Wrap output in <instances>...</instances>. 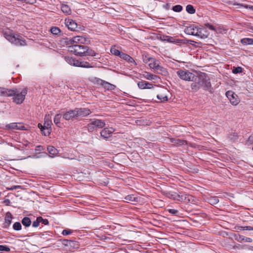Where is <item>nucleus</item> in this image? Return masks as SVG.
Masks as SVG:
<instances>
[{
	"mask_svg": "<svg viewBox=\"0 0 253 253\" xmlns=\"http://www.w3.org/2000/svg\"><path fill=\"white\" fill-rule=\"evenodd\" d=\"M176 141H177L176 144H177L179 145H184L185 143V141L184 140L178 139Z\"/></svg>",
	"mask_w": 253,
	"mask_h": 253,
	"instance_id": "obj_56",
	"label": "nucleus"
},
{
	"mask_svg": "<svg viewBox=\"0 0 253 253\" xmlns=\"http://www.w3.org/2000/svg\"><path fill=\"white\" fill-rule=\"evenodd\" d=\"M52 124V121L51 117L49 114L46 115L44 117V125L45 127L51 128V125Z\"/></svg>",
	"mask_w": 253,
	"mask_h": 253,
	"instance_id": "obj_22",
	"label": "nucleus"
},
{
	"mask_svg": "<svg viewBox=\"0 0 253 253\" xmlns=\"http://www.w3.org/2000/svg\"><path fill=\"white\" fill-rule=\"evenodd\" d=\"M151 61L149 63V66L151 69H155L157 70L162 71L164 68L159 65V61L155 58L151 59Z\"/></svg>",
	"mask_w": 253,
	"mask_h": 253,
	"instance_id": "obj_15",
	"label": "nucleus"
},
{
	"mask_svg": "<svg viewBox=\"0 0 253 253\" xmlns=\"http://www.w3.org/2000/svg\"><path fill=\"white\" fill-rule=\"evenodd\" d=\"M14 94V92L11 89L0 87V96H12Z\"/></svg>",
	"mask_w": 253,
	"mask_h": 253,
	"instance_id": "obj_17",
	"label": "nucleus"
},
{
	"mask_svg": "<svg viewBox=\"0 0 253 253\" xmlns=\"http://www.w3.org/2000/svg\"><path fill=\"white\" fill-rule=\"evenodd\" d=\"M78 64H79V65H78V67H81L86 68H92L93 67L90 65V64L89 62H86V61L79 60Z\"/></svg>",
	"mask_w": 253,
	"mask_h": 253,
	"instance_id": "obj_26",
	"label": "nucleus"
},
{
	"mask_svg": "<svg viewBox=\"0 0 253 253\" xmlns=\"http://www.w3.org/2000/svg\"><path fill=\"white\" fill-rule=\"evenodd\" d=\"M154 85L146 82L145 89H150L153 88Z\"/></svg>",
	"mask_w": 253,
	"mask_h": 253,
	"instance_id": "obj_54",
	"label": "nucleus"
},
{
	"mask_svg": "<svg viewBox=\"0 0 253 253\" xmlns=\"http://www.w3.org/2000/svg\"><path fill=\"white\" fill-rule=\"evenodd\" d=\"M244 227H245V226H238L237 227V229L241 230H245Z\"/></svg>",
	"mask_w": 253,
	"mask_h": 253,
	"instance_id": "obj_61",
	"label": "nucleus"
},
{
	"mask_svg": "<svg viewBox=\"0 0 253 253\" xmlns=\"http://www.w3.org/2000/svg\"><path fill=\"white\" fill-rule=\"evenodd\" d=\"M184 32L187 35L202 37L201 31L193 24L187 27L184 30Z\"/></svg>",
	"mask_w": 253,
	"mask_h": 253,
	"instance_id": "obj_7",
	"label": "nucleus"
},
{
	"mask_svg": "<svg viewBox=\"0 0 253 253\" xmlns=\"http://www.w3.org/2000/svg\"><path fill=\"white\" fill-rule=\"evenodd\" d=\"M87 46L82 44H75L69 46V50L79 56H85V52Z\"/></svg>",
	"mask_w": 253,
	"mask_h": 253,
	"instance_id": "obj_6",
	"label": "nucleus"
},
{
	"mask_svg": "<svg viewBox=\"0 0 253 253\" xmlns=\"http://www.w3.org/2000/svg\"><path fill=\"white\" fill-rule=\"evenodd\" d=\"M172 10L175 12H180L182 10V6L180 5H176L172 7Z\"/></svg>",
	"mask_w": 253,
	"mask_h": 253,
	"instance_id": "obj_43",
	"label": "nucleus"
},
{
	"mask_svg": "<svg viewBox=\"0 0 253 253\" xmlns=\"http://www.w3.org/2000/svg\"><path fill=\"white\" fill-rule=\"evenodd\" d=\"M176 73L181 79L186 81H197L196 79H198V76L188 71L179 70Z\"/></svg>",
	"mask_w": 253,
	"mask_h": 253,
	"instance_id": "obj_4",
	"label": "nucleus"
},
{
	"mask_svg": "<svg viewBox=\"0 0 253 253\" xmlns=\"http://www.w3.org/2000/svg\"><path fill=\"white\" fill-rule=\"evenodd\" d=\"M21 223L25 227H28L31 225L32 221L29 217H25L22 219Z\"/></svg>",
	"mask_w": 253,
	"mask_h": 253,
	"instance_id": "obj_24",
	"label": "nucleus"
},
{
	"mask_svg": "<svg viewBox=\"0 0 253 253\" xmlns=\"http://www.w3.org/2000/svg\"><path fill=\"white\" fill-rule=\"evenodd\" d=\"M77 117H85L89 115L91 112L88 109L83 108H75Z\"/></svg>",
	"mask_w": 253,
	"mask_h": 253,
	"instance_id": "obj_12",
	"label": "nucleus"
},
{
	"mask_svg": "<svg viewBox=\"0 0 253 253\" xmlns=\"http://www.w3.org/2000/svg\"><path fill=\"white\" fill-rule=\"evenodd\" d=\"M203 85L204 87V89L205 90H209L211 86V84L210 82L209 81V79H206L204 78V83H203Z\"/></svg>",
	"mask_w": 253,
	"mask_h": 253,
	"instance_id": "obj_31",
	"label": "nucleus"
},
{
	"mask_svg": "<svg viewBox=\"0 0 253 253\" xmlns=\"http://www.w3.org/2000/svg\"><path fill=\"white\" fill-rule=\"evenodd\" d=\"M157 98L161 100V102H164L168 100V97L167 96H162L160 95H157Z\"/></svg>",
	"mask_w": 253,
	"mask_h": 253,
	"instance_id": "obj_44",
	"label": "nucleus"
},
{
	"mask_svg": "<svg viewBox=\"0 0 253 253\" xmlns=\"http://www.w3.org/2000/svg\"><path fill=\"white\" fill-rule=\"evenodd\" d=\"M248 141L250 143H253V134L249 137Z\"/></svg>",
	"mask_w": 253,
	"mask_h": 253,
	"instance_id": "obj_59",
	"label": "nucleus"
},
{
	"mask_svg": "<svg viewBox=\"0 0 253 253\" xmlns=\"http://www.w3.org/2000/svg\"><path fill=\"white\" fill-rule=\"evenodd\" d=\"M218 202H219V200H218V198L216 197H211L209 199V203L211 205H215V204H217Z\"/></svg>",
	"mask_w": 253,
	"mask_h": 253,
	"instance_id": "obj_39",
	"label": "nucleus"
},
{
	"mask_svg": "<svg viewBox=\"0 0 253 253\" xmlns=\"http://www.w3.org/2000/svg\"><path fill=\"white\" fill-rule=\"evenodd\" d=\"M186 11L190 14H194L195 12V9L194 7L190 4L187 5L186 7Z\"/></svg>",
	"mask_w": 253,
	"mask_h": 253,
	"instance_id": "obj_37",
	"label": "nucleus"
},
{
	"mask_svg": "<svg viewBox=\"0 0 253 253\" xmlns=\"http://www.w3.org/2000/svg\"><path fill=\"white\" fill-rule=\"evenodd\" d=\"M51 129L49 127H45V129L43 131H41L42 133L45 135L47 136L50 133Z\"/></svg>",
	"mask_w": 253,
	"mask_h": 253,
	"instance_id": "obj_46",
	"label": "nucleus"
},
{
	"mask_svg": "<svg viewBox=\"0 0 253 253\" xmlns=\"http://www.w3.org/2000/svg\"><path fill=\"white\" fill-rule=\"evenodd\" d=\"M110 51L111 53L116 56H121V55L122 52H121L119 50L117 49L115 47H112L111 48Z\"/></svg>",
	"mask_w": 253,
	"mask_h": 253,
	"instance_id": "obj_35",
	"label": "nucleus"
},
{
	"mask_svg": "<svg viewBox=\"0 0 253 253\" xmlns=\"http://www.w3.org/2000/svg\"><path fill=\"white\" fill-rule=\"evenodd\" d=\"M102 83L101 84L104 88L110 90H113L116 88V86L114 84H110L107 82L103 81L101 80Z\"/></svg>",
	"mask_w": 253,
	"mask_h": 253,
	"instance_id": "obj_21",
	"label": "nucleus"
},
{
	"mask_svg": "<svg viewBox=\"0 0 253 253\" xmlns=\"http://www.w3.org/2000/svg\"><path fill=\"white\" fill-rule=\"evenodd\" d=\"M71 233H72V231L70 230L65 229V230H63L62 234L63 235L66 236V235L70 234Z\"/></svg>",
	"mask_w": 253,
	"mask_h": 253,
	"instance_id": "obj_52",
	"label": "nucleus"
},
{
	"mask_svg": "<svg viewBox=\"0 0 253 253\" xmlns=\"http://www.w3.org/2000/svg\"><path fill=\"white\" fill-rule=\"evenodd\" d=\"M6 127L8 129L16 130H25V126L22 123H12L7 125Z\"/></svg>",
	"mask_w": 253,
	"mask_h": 253,
	"instance_id": "obj_14",
	"label": "nucleus"
},
{
	"mask_svg": "<svg viewBox=\"0 0 253 253\" xmlns=\"http://www.w3.org/2000/svg\"><path fill=\"white\" fill-rule=\"evenodd\" d=\"M3 35L6 39L16 45L24 46L26 44L25 41L22 40L20 35H15L10 31H5Z\"/></svg>",
	"mask_w": 253,
	"mask_h": 253,
	"instance_id": "obj_1",
	"label": "nucleus"
},
{
	"mask_svg": "<svg viewBox=\"0 0 253 253\" xmlns=\"http://www.w3.org/2000/svg\"><path fill=\"white\" fill-rule=\"evenodd\" d=\"M146 82L144 81H141L137 83V85L140 89H145Z\"/></svg>",
	"mask_w": 253,
	"mask_h": 253,
	"instance_id": "obj_41",
	"label": "nucleus"
},
{
	"mask_svg": "<svg viewBox=\"0 0 253 253\" xmlns=\"http://www.w3.org/2000/svg\"><path fill=\"white\" fill-rule=\"evenodd\" d=\"M153 59V58L149 57L146 56H145V57H143V62L144 63H145L146 64H147V63L149 64L151 61V59Z\"/></svg>",
	"mask_w": 253,
	"mask_h": 253,
	"instance_id": "obj_47",
	"label": "nucleus"
},
{
	"mask_svg": "<svg viewBox=\"0 0 253 253\" xmlns=\"http://www.w3.org/2000/svg\"><path fill=\"white\" fill-rule=\"evenodd\" d=\"M64 42L67 45H74V43H73V38H66L65 39H64Z\"/></svg>",
	"mask_w": 253,
	"mask_h": 253,
	"instance_id": "obj_42",
	"label": "nucleus"
},
{
	"mask_svg": "<svg viewBox=\"0 0 253 253\" xmlns=\"http://www.w3.org/2000/svg\"><path fill=\"white\" fill-rule=\"evenodd\" d=\"M169 197L174 200H177L180 202L185 203H192L193 202V197L190 195H186L182 193H171L169 194Z\"/></svg>",
	"mask_w": 253,
	"mask_h": 253,
	"instance_id": "obj_3",
	"label": "nucleus"
},
{
	"mask_svg": "<svg viewBox=\"0 0 253 253\" xmlns=\"http://www.w3.org/2000/svg\"><path fill=\"white\" fill-rule=\"evenodd\" d=\"M13 217L11 213L9 212H7L6 213L5 217V221H4V227L5 228H8L9 225L11 224L12 222V219Z\"/></svg>",
	"mask_w": 253,
	"mask_h": 253,
	"instance_id": "obj_19",
	"label": "nucleus"
},
{
	"mask_svg": "<svg viewBox=\"0 0 253 253\" xmlns=\"http://www.w3.org/2000/svg\"><path fill=\"white\" fill-rule=\"evenodd\" d=\"M235 239L238 242L244 241L246 242L251 243L253 241L252 239L245 237L243 235L235 234Z\"/></svg>",
	"mask_w": 253,
	"mask_h": 253,
	"instance_id": "obj_18",
	"label": "nucleus"
},
{
	"mask_svg": "<svg viewBox=\"0 0 253 253\" xmlns=\"http://www.w3.org/2000/svg\"><path fill=\"white\" fill-rule=\"evenodd\" d=\"M41 223H42L43 224L46 225L48 224V220L47 219H43L42 217V220L41 221Z\"/></svg>",
	"mask_w": 253,
	"mask_h": 253,
	"instance_id": "obj_55",
	"label": "nucleus"
},
{
	"mask_svg": "<svg viewBox=\"0 0 253 253\" xmlns=\"http://www.w3.org/2000/svg\"><path fill=\"white\" fill-rule=\"evenodd\" d=\"M244 228L246 230H253V226H246Z\"/></svg>",
	"mask_w": 253,
	"mask_h": 253,
	"instance_id": "obj_58",
	"label": "nucleus"
},
{
	"mask_svg": "<svg viewBox=\"0 0 253 253\" xmlns=\"http://www.w3.org/2000/svg\"><path fill=\"white\" fill-rule=\"evenodd\" d=\"M197 81H192L193 83L191 84V87L192 90L194 91H198L203 85L204 83V78L203 76H198Z\"/></svg>",
	"mask_w": 253,
	"mask_h": 253,
	"instance_id": "obj_9",
	"label": "nucleus"
},
{
	"mask_svg": "<svg viewBox=\"0 0 253 253\" xmlns=\"http://www.w3.org/2000/svg\"><path fill=\"white\" fill-rule=\"evenodd\" d=\"M21 186L20 185H15V186H12L10 187H6L7 190H16L17 189L21 188Z\"/></svg>",
	"mask_w": 253,
	"mask_h": 253,
	"instance_id": "obj_48",
	"label": "nucleus"
},
{
	"mask_svg": "<svg viewBox=\"0 0 253 253\" xmlns=\"http://www.w3.org/2000/svg\"><path fill=\"white\" fill-rule=\"evenodd\" d=\"M14 92L12 95L13 96V101L17 104H21L25 99V96L27 93V89L24 88L20 92L18 91L17 89L12 90Z\"/></svg>",
	"mask_w": 253,
	"mask_h": 253,
	"instance_id": "obj_5",
	"label": "nucleus"
},
{
	"mask_svg": "<svg viewBox=\"0 0 253 253\" xmlns=\"http://www.w3.org/2000/svg\"><path fill=\"white\" fill-rule=\"evenodd\" d=\"M61 118V116L60 114H58L55 115L54 118V123L56 124V125L59 127L60 121Z\"/></svg>",
	"mask_w": 253,
	"mask_h": 253,
	"instance_id": "obj_33",
	"label": "nucleus"
},
{
	"mask_svg": "<svg viewBox=\"0 0 253 253\" xmlns=\"http://www.w3.org/2000/svg\"><path fill=\"white\" fill-rule=\"evenodd\" d=\"M97 55H98V54L96 53L93 50L90 48L88 46L86 47L85 52V56H96Z\"/></svg>",
	"mask_w": 253,
	"mask_h": 253,
	"instance_id": "obj_27",
	"label": "nucleus"
},
{
	"mask_svg": "<svg viewBox=\"0 0 253 253\" xmlns=\"http://www.w3.org/2000/svg\"><path fill=\"white\" fill-rule=\"evenodd\" d=\"M242 72V68L241 67L234 68L232 70V73L234 74L241 73Z\"/></svg>",
	"mask_w": 253,
	"mask_h": 253,
	"instance_id": "obj_45",
	"label": "nucleus"
},
{
	"mask_svg": "<svg viewBox=\"0 0 253 253\" xmlns=\"http://www.w3.org/2000/svg\"><path fill=\"white\" fill-rule=\"evenodd\" d=\"M65 24L68 28L71 31H75L78 27L77 23L72 19L66 20Z\"/></svg>",
	"mask_w": 253,
	"mask_h": 253,
	"instance_id": "obj_16",
	"label": "nucleus"
},
{
	"mask_svg": "<svg viewBox=\"0 0 253 253\" xmlns=\"http://www.w3.org/2000/svg\"><path fill=\"white\" fill-rule=\"evenodd\" d=\"M0 251H9L10 249L5 246L0 245Z\"/></svg>",
	"mask_w": 253,
	"mask_h": 253,
	"instance_id": "obj_49",
	"label": "nucleus"
},
{
	"mask_svg": "<svg viewBox=\"0 0 253 253\" xmlns=\"http://www.w3.org/2000/svg\"><path fill=\"white\" fill-rule=\"evenodd\" d=\"M13 228L16 231H19L22 229V226L19 222H16L13 225Z\"/></svg>",
	"mask_w": 253,
	"mask_h": 253,
	"instance_id": "obj_38",
	"label": "nucleus"
},
{
	"mask_svg": "<svg viewBox=\"0 0 253 253\" xmlns=\"http://www.w3.org/2000/svg\"><path fill=\"white\" fill-rule=\"evenodd\" d=\"M61 9L62 11V12L66 14H70L71 13V10L70 7L65 4H63L61 6Z\"/></svg>",
	"mask_w": 253,
	"mask_h": 253,
	"instance_id": "obj_23",
	"label": "nucleus"
},
{
	"mask_svg": "<svg viewBox=\"0 0 253 253\" xmlns=\"http://www.w3.org/2000/svg\"><path fill=\"white\" fill-rule=\"evenodd\" d=\"M51 33L53 35H58L60 33V30L56 27H52L50 29Z\"/></svg>",
	"mask_w": 253,
	"mask_h": 253,
	"instance_id": "obj_40",
	"label": "nucleus"
},
{
	"mask_svg": "<svg viewBox=\"0 0 253 253\" xmlns=\"http://www.w3.org/2000/svg\"><path fill=\"white\" fill-rule=\"evenodd\" d=\"M115 130V129L113 127L104 128L101 131L100 135L103 138L107 139L111 136Z\"/></svg>",
	"mask_w": 253,
	"mask_h": 253,
	"instance_id": "obj_11",
	"label": "nucleus"
},
{
	"mask_svg": "<svg viewBox=\"0 0 253 253\" xmlns=\"http://www.w3.org/2000/svg\"><path fill=\"white\" fill-rule=\"evenodd\" d=\"M120 57L130 63L135 62L133 59L128 54L122 53Z\"/></svg>",
	"mask_w": 253,
	"mask_h": 253,
	"instance_id": "obj_25",
	"label": "nucleus"
},
{
	"mask_svg": "<svg viewBox=\"0 0 253 253\" xmlns=\"http://www.w3.org/2000/svg\"><path fill=\"white\" fill-rule=\"evenodd\" d=\"M74 45L88 44L90 42L89 39L85 36H75L73 37Z\"/></svg>",
	"mask_w": 253,
	"mask_h": 253,
	"instance_id": "obj_10",
	"label": "nucleus"
},
{
	"mask_svg": "<svg viewBox=\"0 0 253 253\" xmlns=\"http://www.w3.org/2000/svg\"><path fill=\"white\" fill-rule=\"evenodd\" d=\"M63 244L66 246H78V244L76 242L68 240H63Z\"/></svg>",
	"mask_w": 253,
	"mask_h": 253,
	"instance_id": "obj_30",
	"label": "nucleus"
},
{
	"mask_svg": "<svg viewBox=\"0 0 253 253\" xmlns=\"http://www.w3.org/2000/svg\"><path fill=\"white\" fill-rule=\"evenodd\" d=\"M168 42H171L169 39L168 40Z\"/></svg>",
	"mask_w": 253,
	"mask_h": 253,
	"instance_id": "obj_62",
	"label": "nucleus"
},
{
	"mask_svg": "<svg viewBox=\"0 0 253 253\" xmlns=\"http://www.w3.org/2000/svg\"><path fill=\"white\" fill-rule=\"evenodd\" d=\"M125 199L127 202H135L136 201V198L133 195H127L126 196L125 198Z\"/></svg>",
	"mask_w": 253,
	"mask_h": 253,
	"instance_id": "obj_36",
	"label": "nucleus"
},
{
	"mask_svg": "<svg viewBox=\"0 0 253 253\" xmlns=\"http://www.w3.org/2000/svg\"><path fill=\"white\" fill-rule=\"evenodd\" d=\"M42 220V217L39 216L37 218L36 220L33 222L32 226L33 227L36 228L39 226L40 223H41V221Z\"/></svg>",
	"mask_w": 253,
	"mask_h": 253,
	"instance_id": "obj_34",
	"label": "nucleus"
},
{
	"mask_svg": "<svg viewBox=\"0 0 253 253\" xmlns=\"http://www.w3.org/2000/svg\"><path fill=\"white\" fill-rule=\"evenodd\" d=\"M205 26L207 28H209V29L211 30H212V31H215V27L212 26V25L209 24V23H207L205 24Z\"/></svg>",
	"mask_w": 253,
	"mask_h": 253,
	"instance_id": "obj_51",
	"label": "nucleus"
},
{
	"mask_svg": "<svg viewBox=\"0 0 253 253\" xmlns=\"http://www.w3.org/2000/svg\"><path fill=\"white\" fill-rule=\"evenodd\" d=\"M143 77L145 79L148 80H154L156 77V76L152 74H150L148 72H145V74H143Z\"/></svg>",
	"mask_w": 253,
	"mask_h": 253,
	"instance_id": "obj_32",
	"label": "nucleus"
},
{
	"mask_svg": "<svg viewBox=\"0 0 253 253\" xmlns=\"http://www.w3.org/2000/svg\"><path fill=\"white\" fill-rule=\"evenodd\" d=\"M168 211L171 214L175 215H177L178 212V211L175 209H169Z\"/></svg>",
	"mask_w": 253,
	"mask_h": 253,
	"instance_id": "obj_50",
	"label": "nucleus"
},
{
	"mask_svg": "<svg viewBox=\"0 0 253 253\" xmlns=\"http://www.w3.org/2000/svg\"><path fill=\"white\" fill-rule=\"evenodd\" d=\"M38 127L41 129V131L44 130V129H45V127L44 126V125L43 126H42V124H38Z\"/></svg>",
	"mask_w": 253,
	"mask_h": 253,
	"instance_id": "obj_57",
	"label": "nucleus"
},
{
	"mask_svg": "<svg viewBox=\"0 0 253 253\" xmlns=\"http://www.w3.org/2000/svg\"><path fill=\"white\" fill-rule=\"evenodd\" d=\"M65 59L70 65L77 67L78 66L79 60H76V59L69 56H65Z\"/></svg>",
	"mask_w": 253,
	"mask_h": 253,
	"instance_id": "obj_20",
	"label": "nucleus"
},
{
	"mask_svg": "<svg viewBox=\"0 0 253 253\" xmlns=\"http://www.w3.org/2000/svg\"><path fill=\"white\" fill-rule=\"evenodd\" d=\"M241 6L243 7H245L246 8H249V9L253 10V5H249L246 4H241Z\"/></svg>",
	"mask_w": 253,
	"mask_h": 253,
	"instance_id": "obj_53",
	"label": "nucleus"
},
{
	"mask_svg": "<svg viewBox=\"0 0 253 253\" xmlns=\"http://www.w3.org/2000/svg\"><path fill=\"white\" fill-rule=\"evenodd\" d=\"M47 150L48 153L53 156L56 155L58 152V150L52 146H48Z\"/></svg>",
	"mask_w": 253,
	"mask_h": 253,
	"instance_id": "obj_28",
	"label": "nucleus"
},
{
	"mask_svg": "<svg viewBox=\"0 0 253 253\" xmlns=\"http://www.w3.org/2000/svg\"><path fill=\"white\" fill-rule=\"evenodd\" d=\"M63 118L65 120H70L74 118H77L75 109L74 110H70L63 114Z\"/></svg>",
	"mask_w": 253,
	"mask_h": 253,
	"instance_id": "obj_13",
	"label": "nucleus"
},
{
	"mask_svg": "<svg viewBox=\"0 0 253 253\" xmlns=\"http://www.w3.org/2000/svg\"><path fill=\"white\" fill-rule=\"evenodd\" d=\"M89 123L86 126L89 132H92L97 129L103 128L106 125L104 121L100 119H91L89 120Z\"/></svg>",
	"mask_w": 253,
	"mask_h": 253,
	"instance_id": "obj_2",
	"label": "nucleus"
},
{
	"mask_svg": "<svg viewBox=\"0 0 253 253\" xmlns=\"http://www.w3.org/2000/svg\"><path fill=\"white\" fill-rule=\"evenodd\" d=\"M41 148H42V146L41 145L38 146L36 147V151H41Z\"/></svg>",
	"mask_w": 253,
	"mask_h": 253,
	"instance_id": "obj_60",
	"label": "nucleus"
},
{
	"mask_svg": "<svg viewBox=\"0 0 253 253\" xmlns=\"http://www.w3.org/2000/svg\"><path fill=\"white\" fill-rule=\"evenodd\" d=\"M241 42L244 45H253V39L244 38L241 40Z\"/></svg>",
	"mask_w": 253,
	"mask_h": 253,
	"instance_id": "obj_29",
	"label": "nucleus"
},
{
	"mask_svg": "<svg viewBox=\"0 0 253 253\" xmlns=\"http://www.w3.org/2000/svg\"><path fill=\"white\" fill-rule=\"evenodd\" d=\"M226 96L233 105L236 106L239 103L240 99L238 95L233 91L231 90L227 91L226 92Z\"/></svg>",
	"mask_w": 253,
	"mask_h": 253,
	"instance_id": "obj_8",
	"label": "nucleus"
}]
</instances>
